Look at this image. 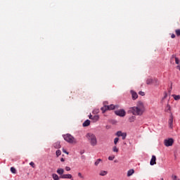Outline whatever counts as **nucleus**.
Masks as SVG:
<instances>
[{"label":"nucleus","mask_w":180,"mask_h":180,"mask_svg":"<svg viewBox=\"0 0 180 180\" xmlns=\"http://www.w3.org/2000/svg\"><path fill=\"white\" fill-rule=\"evenodd\" d=\"M144 112H146L144 103L141 101H138L136 106L129 108L128 113H132L135 116H141Z\"/></svg>","instance_id":"obj_1"},{"label":"nucleus","mask_w":180,"mask_h":180,"mask_svg":"<svg viewBox=\"0 0 180 180\" xmlns=\"http://www.w3.org/2000/svg\"><path fill=\"white\" fill-rule=\"evenodd\" d=\"M85 137L92 147L98 146V139H96V136H95V134L92 133H87Z\"/></svg>","instance_id":"obj_2"},{"label":"nucleus","mask_w":180,"mask_h":180,"mask_svg":"<svg viewBox=\"0 0 180 180\" xmlns=\"http://www.w3.org/2000/svg\"><path fill=\"white\" fill-rule=\"evenodd\" d=\"M56 172L58 175H60V178L61 179H72V174H64V169L63 168H58Z\"/></svg>","instance_id":"obj_3"},{"label":"nucleus","mask_w":180,"mask_h":180,"mask_svg":"<svg viewBox=\"0 0 180 180\" xmlns=\"http://www.w3.org/2000/svg\"><path fill=\"white\" fill-rule=\"evenodd\" d=\"M63 139L65 141L70 143V144H73V143L75 144L77 143V139H75V138H74L71 134H67L64 135Z\"/></svg>","instance_id":"obj_4"},{"label":"nucleus","mask_w":180,"mask_h":180,"mask_svg":"<svg viewBox=\"0 0 180 180\" xmlns=\"http://www.w3.org/2000/svg\"><path fill=\"white\" fill-rule=\"evenodd\" d=\"M164 143L166 147H171V146L174 144V139H165Z\"/></svg>","instance_id":"obj_5"},{"label":"nucleus","mask_w":180,"mask_h":180,"mask_svg":"<svg viewBox=\"0 0 180 180\" xmlns=\"http://www.w3.org/2000/svg\"><path fill=\"white\" fill-rule=\"evenodd\" d=\"M115 113V115H117V116H120L121 117H124V116H126V111H124V110H116Z\"/></svg>","instance_id":"obj_6"},{"label":"nucleus","mask_w":180,"mask_h":180,"mask_svg":"<svg viewBox=\"0 0 180 180\" xmlns=\"http://www.w3.org/2000/svg\"><path fill=\"white\" fill-rule=\"evenodd\" d=\"M168 124H169V127L170 129H172L174 127V117L172 115H170L168 121Z\"/></svg>","instance_id":"obj_7"},{"label":"nucleus","mask_w":180,"mask_h":180,"mask_svg":"<svg viewBox=\"0 0 180 180\" xmlns=\"http://www.w3.org/2000/svg\"><path fill=\"white\" fill-rule=\"evenodd\" d=\"M116 108H117V105H115L113 104L105 105V109L107 110H113V109H116Z\"/></svg>","instance_id":"obj_8"},{"label":"nucleus","mask_w":180,"mask_h":180,"mask_svg":"<svg viewBox=\"0 0 180 180\" xmlns=\"http://www.w3.org/2000/svg\"><path fill=\"white\" fill-rule=\"evenodd\" d=\"M130 93H131V98H132L133 101H136V99H137V98H139V95L137 94V93L136 91L131 90Z\"/></svg>","instance_id":"obj_9"},{"label":"nucleus","mask_w":180,"mask_h":180,"mask_svg":"<svg viewBox=\"0 0 180 180\" xmlns=\"http://www.w3.org/2000/svg\"><path fill=\"white\" fill-rule=\"evenodd\" d=\"M157 158L155 157V155H153L152 156V158L150 160V165H155V164H157Z\"/></svg>","instance_id":"obj_10"},{"label":"nucleus","mask_w":180,"mask_h":180,"mask_svg":"<svg viewBox=\"0 0 180 180\" xmlns=\"http://www.w3.org/2000/svg\"><path fill=\"white\" fill-rule=\"evenodd\" d=\"M91 124V121L89 120H86L84 123H83V127H88Z\"/></svg>","instance_id":"obj_11"},{"label":"nucleus","mask_w":180,"mask_h":180,"mask_svg":"<svg viewBox=\"0 0 180 180\" xmlns=\"http://www.w3.org/2000/svg\"><path fill=\"white\" fill-rule=\"evenodd\" d=\"M101 162H103L102 159H101V158L97 159V160H96V162H94V165H95L96 167H98V165H99V164H101Z\"/></svg>","instance_id":"obj_12"},{"label":"nucleus","mask_w":180,"mask_h":180,"mask_svg":"<svg viewBox=\"0 0 180 180\" xmlns=\"http://www.w3.org/2000/svg\"><path fill=\"white\" fill-rule=\"evenodd\" d=\"M54 148H61V145L60 144V142H56L53 143Z\"/></svg>","instance_id":"obj_13"},{"label":"nucleus","mask_w":180,"mask_h":180,"mask_svg":"<svg viewBox=\"0 0 180 180\" xmlns=\"http://www.w3.org/2000/svg\"><path fill=\"white\" fill-rule=\"evenodd\" d=\"M134 174V169H131L127 172V176H131Z\"/></svg>","instance_id":"obj_14"},{"label":"nucleus","mask_w":180,"mask_h":180,"mask_svg":"<svg viewBox=\"0 0 180 180\" xmlns=\"http://www.w3.org/2000/svg\"><path fill=\"white\" fill-rule=\"evenodd\" d=\"M165 110V112H167V113H169V112H171V106L169 105V104L167 105Z\"/></svg>","instance_id":"obj_15"},{"label":"nucleus","mask_w":180,"mask_h":180,"mask_svg":"<svg viewBox=\"0 0 180 180\" xmlns=\"http://www.w3.org/2000/svg\"><path fill=\"white\" fill-rule=\"evenodd\" d=\"M52 178L53 180H60V176H58V175L56 174H52Z\"/></svg>","instance_id":"obj_16"},{"label":"nucleus","mask_w":180,"mask_h":180,"mask_svg":"<svg viewBox=\"0 0 180 180\" xmlns=\"http://www.w3.org/2000/svg\"><path fill=\"white\" fill-rule=\"evenodd\" d=\"M153 79H146L147 85H151V84H153Z\"/></svg>","instance_id":"obj_17"},{"label":"nucleus","mask_w":180,"mask_h":180,"mask_svg":"<svg viewBox=\"0 0 180 180\" xmlns=\"http://www.w3.org/2000/svg\"><path fill=\"white\" fill-rule=\"evenodd\" d=\"M99 175H101V176H105V175H108V172H106V171H101V172H100Z\"/></svg>","instance_id":"obj_18"},{"label":"nucleus","mask_w":180,"mask_h":180,"mask_svg":"<svg viewBox=\"0 0 180 180\" xmlns=\"http://www.w3.org/2000/svg\"><path fill=\"white\" fill-rule=\"evenodd\" d=\"M98 120H99V115H94L93 117V121L94 122H98Z\"/></svg>","instance_id":"obj_19"},{"label":"nucleus","mask_w":180,"mask_h":180,"mask_svg":"<svg viewBox=\"0 0 180 180\" xmlns=\"http://www.w3.org/2000/svg\"><path fill=\"white\" fill-rule=\"evenodd\" d=\"M112 151H113V153H119V149L117 148V146H113Z\"/></svg>","instance_id":"obj_20"},{"label":"nucleus","mask_w":180,"mask_h":180,"mask_svg":"<svg viewBox=\"0 0 180 180\" xmlns=\"http://www.w3.org/2000/svg\"><path fill=\"white\" fill-rule=\"evenodd\" d=\"M174 101H179L180 99V96L179 95H173Z\"/></svg>","instance_id":"obj_21"},{"label":"nucleus","mask_w":180,"mask_h":180,"mask_svg":"<svg viewBox=\"0 0 180 180\" xmlns=\"http://www.w3.org/2000/svg\"><path fill=\"white\" fill-rule=\"evenodd\" d=\"M122 134H123V132H122L121 131H118L117 132V136L118 137H121V136H122Z\"/></svg>","instance_id":"obj_22"},{"label":"nucleus","mask_w":180,"mask_h":180,"mask_svg":"<svg viewBox=\"0 0 180 180\" xmlns=\"http://www.w3.org/2000/svg\"><path fill=\"white\" fill-rule=\"evenodd\" d=\"M11 171L12 174H16V169L15 167H11Z\"/></svg>","instance_id":"obj_23"},{"label":"nucleus","mask_w":180,"mask_h":180,"mask_svg":"<svg viewBox=\"0 0 180 180\" xmlns=\"http://www.w3.org/2000/svg\"><path fill=\"white\" fill-rule=\"evenodd\" d=\"M127 136V134L126 133H123L122 136H121V137H122V140H125Z\"/></svg>","instance_id":"obj_24"},{"label":"nucleus","mask_w":180,"mask_h":180,"mask_svg":"<svg viewBox=\"0 0 180 180\" xmlns=\"http://www.w3.org/2000/svg\"><path fill=\"white\" fill-rule=\"evenodd\" d=\"M61 154V150H56V156L60 157V155Z\"/></svg>","instance_id":"obj_25"},{"label":"nucleus","mask_w":180,"mask_h":180,"mask_svg":"<svg viewBox=\"0 0 180 180\" xmlns=\"http://www.w3.org/2000/svg\"><path fill=\"white\" fill-rule=\"evenodd\" d=\"M108 160L109 161H113V160H115V155L109 156Z\"/></svg>","instance_id":"obj_26"},{"label":"nucleus","mask_w":180,"mask_h":180,"mask_svg":"<svg viewBox=\"0 0 180 180\" xmlns=\"http://www.w3.org/2000/svg\"><path fill=\"white\" fill-rule=\"evenodd\" d=\"M79 178H81L82 179H84V176L82 175V174L81 172H79L77 174Z\"/></svg>","instance_id":"obj_27"},{"label":"nucleus","mask_w":180,"mask_h":180,"mask_svg":"<svg viewBox=\"0 0 180 180\" xmlns=\"http://www.w3.org/2000/svg\"><path fill=\"white\" fill-rule=\"evenodd\" d=\"M118 141H119V138H115L114 139V144L116 146V144H117Z\"/></svg>","instance_id":"obj_28"},{"label":"nucleus","mask_w":180,"mask_h":180,"mask_svg":"<svg viewBox=\"0 0 180 180\" xmlns=\"http://www.w3.org/2000/svg\"><path fill=\"white\" fill-rule=\"evenodd\" d=\"M139 95H141V96H144V95H146V93L141 91L139 92Z\"/></svg>","instance_id":"obj_29"},{"label":"nucleus","mask_w":180,"mask_h":180,"mask_svg":"<svg viewBox=\"0 0 180 180\" xmlns=\"http://www.w3.org/2000/svg\"><path fill=\"white\" fill-rule=\"evenodd\" d=\"M172 179L173 180H177L178 179V176H175V175H172Z\"/></svg>","instance_id":"obj_30"},{"label":"nucleus","mask_w":180,"mask_h":180,"mask_svg":"<svg viewBox=\"0 0 180 180\" xmlns=\"http://www.w3.org/2000/svg\"><path fill=\"white\" fill-rule=\"evenodd\" d=\"M174 58H175L176 64H179V59L178 58H176V57H174Z\"/></svg>","instance_id":"obj_31"},{"label":"nucleus","mask_w":180,"mask_h":180,"mask_svg":"<svg viewBox=\"0 0 180 180\" xmlns=\"http://www.w3.org/2000/svg\"><path fill=\"white\" fill-rule=\"evenodd\" d=\"M176 36H180V30H176Z\"/></svg>","instance_id":"obj_32"},{"label":"nucleus","mask_w":180,"mask_h":180,"mask_svg":"<svg viewBox=\"0 0 180 180\" xmlns=\"http://www.w3.org/2000/svg\"><path fill=\"white\" fill-rule=\"evenodd\" d=\"M101 110H102L103 113H105V112H106V110H105V105H104V107L101 108Z\"/></svg>","instance_id":"obj_33"},{"label":"nucleus","mask_w":180,"mask_h":180,"mask_svg":"<svg viewBox=\"0 0 180 180\" xmlns=\"http://www.w3.org/2000/svg\"><path fill=\"white\" fill-rule=\"evenodd\" d=\"M129 122L131 123L133 122H134V117H130L129 118Z\"/></svg>","instance_id":"obj_34"},{"label":"nucleus","mask_w":180,"mask_h":180,"mask_svg":"<svg viewBox=\"0 0 180 180\" xmlns=\"http://www.w3.org/2000/svg\"><path fill=\"white\" fill-rule=\"evenodd\" d=\"M79 95L80 96L81 98L84 97V92L81 91Z\"/></svg>","instance_id":"obj_35"},{"label":"nucleus","mask_w":180,"mask_h":180,"mask_svg":"<svg viewBox=\"0 0 180 180\" xmlns=\"http://www.w3.org/2000/svg\"><path fill=\"white\" fill-rule=\"evenodd\" d=\"M164 95L165 96L162 99H166L167 96H168V94H167V92H165Z\"/></svg>","instance_id":"obj_36"},{"label":"nucleus","mask_w":180,"mask_h":180,"mask_svg":"<svg viewBox=\"0 0 180 180\" xmlns=\"http://www.w3.org/2000/svg\"><path fill=\"white\" fill-rule=\"evenodd\" d=\"M30 165H31V167H32V168H34V162H31L30 163Z\"/></svg>","instance_id":"obj_37"},{"label":"nucleus","mask_w":180,"mask_h":180,"mask_svg":"<svg viewBox=\"0 0 180 180\" xmlns=\"http://www.w3.org/2000/svg\"><path fill=\"white\" fill-rule=\"evenodd\" d=\"M154 81H155L156 85H160V82H158V79H155Z\"/></svg>","instance_id":"obj_38"},{"label":"nucleus","mask_w":180,"mask_h":180,"mask_svg":"<svg viewBox=\"0 0 180 180\" xmlns=\"http://www.w3.org/2000/svg\"><path fill=\"white\" fill-rule=\"evenodd\" d=\"M65 170H66V171H71V167H65Z\"/></svg>","instance_id":"obj_39"},{"label":"nucleus","mask_w":180,"mask_h":180,"mask_svg":"<svg viewBox=\"0 0 180 180\" xmlns=\"http://www.w3.org/2000/svg\"><path fill=\"white\" fill-rule=\"evenodd\" d=\"M89 119H91V120H93V119H94V116H93L92 115H90L89 116Z\"/></svg>","instance_id":"obj_40"},{"label":"nucleus","mask_w":180,"mask_h":180,"mask_svg":"<svg viewBox=\"0 0 180 180\" xmlns=\"http://www.w3.org/2000/svg\"><path fill=\"white\" fill-rule=\"evenodd\" d=\"M171 37H172V39H175V34H172L171 35Z\"/></svg>","instance_id":"obj_41"},{"label":"nucleus","mask_w":180,"mask_h":180,"mask_svg":"<svg viewBox=\"0 0 180 180\" xmlns=\"http://www.w3.org/2000/svg\"><path fill=\"white\" fill-rule=\"evenodd\" d=\"M60 161H61L62 162H64V161H65V160H64V158H62L60 159Z\"/></svg>","instance_id":"obj_42"},{"label":"nucleus","mask_w":180,"mask_h":180,"mask_svg":"<svg viewBox=\"0 0 180 180\" xmlns=\"http://www.w3.org/2000/svg\"><path fill=\"white\" fill-rule=\"evenodd\" d=\"M176 68L180 70V65H178Z\"/></svg>","instance_id":"obj_43"},{"label":"nucleus","mask_w":180,"mask_h":180,"mask_svg":"<svg viewBox=\"0 0 180 180\" xmlns=\"http://www.w3.org/2000/svg\"><path fill=\"white\" fill-rule=\"evenodd\" d=\"M63 153H65V154H68V153L67 151H65V150H63Z\"/></svg>","instance_id":"obj_44"},{"label":"nucleus","mask_w":180,"mask_h":180,"mask_svg":"<svg viewBox=\"0 0 180 180\" xmlns=\"http://www.w3.org/2000/svg\"><path fill=\"white\" fill-rule=\"evenodd\" d=\"M98 112H99V110H97L96 113H98Z\"/></svg>","instance_id":"obj_45"},{"label":"nucleus","mask_w":180,"mask_h":180,"mask_svg":"<svg viewBox=\"0 0 180 180\" xmlns=\"http://www.w3.org/2000/svg\"><path fill=\"white\" fill-rule=\"evenodd\" d=\"M115 162H117V160H115Z\"/></svg>","instance_id":"obj_46"},{"label":"nucleus","mask_w":180,"mask_h":180,"mask_svg":"<svg viewBox=\"0 0 180 180\" xmlns=\"http://www.w3.org/2000/svg\"><path fill=\"white\" fill-rule=\"evenodd\" d=\"M174 57H175L174 56H172V58H174Z\"/></svg>","instance_id":"obj_47"},{"label":"nucleus","mask_w":180,"mask_h":180,"mask_svg":"<svg viewBox=\"0 0 180 180\" xmlns=\"http://www.w3.org/2000/svg\"><path fill=\"white\" fill-rule=\"evenodd\" d=\"M161 180H164V179H163V178H162V179H161Z\"/></svg>","instance_id":"obj_48"},{"label":"nucleus","mask_w":180,"mask_h":180,"mask_svg":"<svg viewBox=\"0 0 180 180\" xmlns=\"http://www.w3.org/2000/svg\"><path fill=\"white\" fill-rule=\"evenodd\" d=\"M177 180H180L179 179H178Z\"/></svg>","instance_id":"obj_49"}]
</instances>
